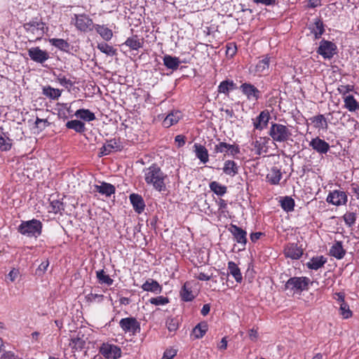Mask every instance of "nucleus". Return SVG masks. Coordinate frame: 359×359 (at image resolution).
Here are the masks:
<instances>
[{
	"instance_id": "nucleus-51",
	"label": "nucleus",
	"mask_w": 359,
	"mask_h": 359,
	"mask_svg": "<svg viewBox=\"0 0 359 359\" xmlns=\"http://www.w3.org/2000/svg\"><path fill=\"white\" fill-rule=\"evenodd\" d=\"M229 144L224 142H219L218 144H215L213 148V154H217L219 153H222L226 156L229 153L228 150Z\"/></svg>"
},
{
	"instance_id": "nucleus-60",
	"label": "nucleus",
	"mask_w": 359,
	"mask_h": 359,
	"mask_svg": "<svg viewBox=\"0 0 359 359\" xmlns=\"http://www.w3.org/2000/svg\"><path fill=\"white\" fill-rule=\"evenodd\" d=\"M51 206H52L53 212H54L55 213L59 212L60 210L63 209V208H62L63 204H62V203L60 202L59 201H54L51 202Z\"/></svg>"
},
{
	"instance_id": "nucleus-53",
	"label": "nucleus",
	"mask_w": 359,
	"mask_h": 359,
	"mask_svg": "<svg viewBox=\"0 0 359 359\" xmlns=\"http://www.w3.org/2000/svg\"><path fill=\"white\" fill-rule=\"evenodd\" d=\"M340 314L344 318L347 319L352 316V311L349 309V306L346 302L340 304Z\"/></svg>"
},
{
	"instance_id": "nucleus-24",
	"label": "nucleus",
	"mask_w": 359,
	"mask_h": 359,
	"mask_svg": "<svg viewBox=\"0 0 359 359\" xmlns=\"http://www.w3.org/2000/svg\"><path fill=\"white\" fill-rule=\"evenodd\" d=\"M95 190L100 194L109 197L115 193L116 188L114 185L109 183L102 182L100 185H95Z\"/></svg>"
},
{
	"instance_id": "nucleus-6",
	"label": "nucleus",
	"mask_w": 359,
	"mask_h": 359,
	"mask_svg": "<svg viewBox=\"0 0 359 359\" xmlns=\"http://www.w3.org/2000/svg\"><path fill=\"white\" fill-rule=\"evenodd\" d=\"M88 337L81 331L71 336L69 342V346L72 348V353L81 351L86 344Z\"/></svg>"
},
{
	"instance_id": "nucleus-19",
	"label": "nucleus",
	"mask_w": 359,
	"mask_h": 359,
	"mask_svg": "<svg viewBox=\"0 0 359 359\" xmlns=\"http://www.w3.org/2000/svg\"><path fill=\"white\" fill-rule=\"evenodd\" d=\"M330 255L337 259H342L346 255L341 241H336L330 249Z\"/></svg>"
},
{
	"instance_id": "nucleus-13",
	"label": "nucleus",
	"mask_w": 359,
	"mask_h": 359,
	"mask_svg": "<svg viewBox=\"0 0 359 359\" xmlns=\"http://www.w3.org/2000/svg\"><path fill=\"white\" fill-rule=\"evenodd\" d=\"M28 55L31 60L38 63H43L49 58L48 53L41 50L39 47L31 48L28 50Z\"/></svg>"
},
{
	"instance_id": "nucleus-5",
	"label": "nucleus",
	"mask_w": 359,
	"mask_h": 359,
	"mask_svg": "<svg viewBox=\"0 0 359 359\" xmlns=\"http://www.w3.org/2000/svg\"><path fill=\"white\" fill-rule=\"evenodd\" d=\"M119 326L125 333H129L133 336L141 330L140 322L134 317L122 318L119 322Z\"/></svg>"
},
{
	"instance_id": "nucleus-15",
	"label": "nucleus",
	"mask_w": 359,
	"mask_h": 359,
	"mask_svg": "<svg viewBox=\"0 0 359 359\" xmlns=\"http://www.w3.org/2000/svg\"><path fill=\"white\" fill-rule=\"evenodd\" d=\"M284 255L292 259H299L303 255V250L297 243H288L284 248Z\"/></svg>"
},
{
	"instance_id": "nucleus-8",
	"label": "nucleus",
	"mask_w": 359,
	"mask_h": 359,
	"mask_svg": "<svg viewBox=\"0 0 359 359\" xmlns=\"http://www.w3.org/2000/svg\"><path fill=\"white\" fill-rule=\"evenodd\" d=\"M337 46L326 40H322L317 50V53L322 55L325 59H331L336 53Z\"/></svg>"
},
{
	"instance_id": "nucleus-52",
	"label": "nucleus",
	"mask_w": 359,
	"mask_h": 359,
	"mask_svg": "<svg viewBox=\"0 0 359 359\" xmlns=\"http://www.w3.org/2000/svg\"><path fill=\"white\" fill-rule=\"evenodd\" d=\"M166 327L169 332H175L179 327V320L176 318H168L166 320Z\"/></svg>"
},
{
	"instance_id": "nucleus-50",
	"label": "nucleus",
	"mask_w": 359,
	"mask_h": 359,
	"mask_svg": "<svg viewBox=\"0 0 359 359\" xmlns=\"http://www.w3.org/2000/svg\"><path fill=\"white\" fill-rule=\"evenodd\" d=\"M97 48L107 55L113 56L116 54V49L106 43H101L97 45Z\"/></svg>"
},
{
	"instance_id": "nucleus-46",
	"label": "nucleus",
	"mask_w": 359,
	"mask_h": 359,
	"mask_svg": "<svg viewBox=\"0 0 359 359\" xmlns=\"http://www.w3.org/2000/svg\"><path fill=\"white\" fill-rule=\"evenodd\" d=\"M56 76V81L63 87L70 90L72 87L74 85V82L70 79L66 78V76L62 74H54Z\"/></svg>"
},
{
	"instance_id": "nucleus-26",
	"label": "nucleus",
	"mask_w": 359,
	"mask_h": 359,
	"mask_svg": "<svg viewBox=\"0 0 359 359\" xmlns=\"http://www.w3.org/2000/svg\"><path fill=\"white\" fill-rule=\"evenodd\" d=\"M282 178L280 170L277 167H273L266 175V180L271 184H278Z\"/></svg>"
},
{
	"instance_id": "nucleus-62",
	"label": "nucleus",
	"mask_w": 359,
	"mask_h": 359,
	"mask_svg": "<svg viewBox=\"0 0 359 359\" xmlns=\"http://www.w3.org/2000/svg\"><path fill=\"white\" fill-rule=\"evenodd\" d=\"M175 141L177 144L178 147H181L185 144V137L184 135H178L175 137Z\"/></svg>"
},
{
	"instance_id": "nucleus-36",
	"label": "nucleus",
	"mask_w": 359,
	"mask_h": 359,
	"mask_svg": "<svg viewBox=\"0 0 359 359\" xmlns=\"http://www.w3.org/2000/svg\"><path fill=\"white\" fill-rule=\"evenodd\" d=\"M74 115L85 121H94L96 117L93 112L90 111L89 109H80L76 111Z\"/></svg>"
},
{
	"instance_id": "nucleus-59",
	"label": "nucleus",
	"mask_w": 359,
	"mask_h": 359,
	"mask_svg": "<svg viewBox=\"0 0 359 359\" xmlns=\"http://www.w3.org/2000/svg\"><path fill=\"white\" fill-rule=\"evenodd\" d=\"M228 150H229L228 155H231L233 156H234L240 153L239 147L236 144H229Z\"/></svg>"
},
{
	"instance_id": "nucleus-21",
	"label": "nucleus",
	"mask_w": 359,
	"mask_h": 359,
	"mask_svg": "<svg viewBox=\"0 0 359 359\" xmlns=\"http://www.w3.org/2000/svg\"><path fill=\"white\" fill-rule=\"evenodd\" d=\"M144 291L151 292L156 294L161 293L162 286L155 280L149 278L142 285Z\"/></svg>"
},
{
	"instance_id": "nucleus-23",
	"label": "nucleus",
	"mask_w": 359,
	"mask_h": 359,
	"mask_svg": "<svg viewBox=\"0 0 359 359\" xmlns=\"http://www.w3.org/2000/svg\"><path fill=\"white\" fill-rule=\"evenodd\" d=\"M124 44L131 50H137L143 46L144 39L140 38L137 35H133L126 39Z\"/></svg>"
},
{
	"instance_id": "nucleus-4",
	"label": "nucleus",
	"mask_w": 359,
	"mask_h": 359,
	"mask_svg": "<svg viewBox=\"0 0 359 359\" xmlns=\"http://www.w3.org/2000/svg\"><path fill=\"white\" fill-rule=\"evenodd\" d=\"M310 280L307 277H292L288 279L285 285L286 290H290L293 293L302 292L308 290Z\"/></svg>"
},
{
	"instance_id": "nucleus-38",
	"label": "nucleus",
	"mask_w": 359,
	"mask_h": 359,
	"mask_svg": "<svg viewBox=\"0 0 359 359\" xmlns=\"http://www.w3.org/2000/svg\"><path fill=\"white\" fill-rule=\"evenodd\" d=\"M344 107L350 111H355L359 109V103L353 95L344 97Z\"/></svg>"
},
{
	"instance_id": "nucleus-48",
	"label": "nucleus",
	"mask_w": 359,
	"mask_h": 359,
	"mask_svg": "<svg viewBox=\"0 0 359 359\" xmlns=\"http://www.w3.org/2000/svg\"><path fill=\"white\" fill-rule=\"evenodd\" d=\"M358 210L359 212V208ZM357 214V210H355L354 212H348L344 215V221L348 226L351 227L355 223Z\"/></svg>"
},
{
	"instance_id": "nucleus-20",
	"label": "nucleus",
	"mask_w": 359,
	"mask_h": 359,
	"mask_svg": "<svg viewBox=\"0 0 359 359\" xmlns=\"http://www.w3.org/2000/svg\"><path fill=\"white\" fill-rule=\"evenodd\" d=\"M309 29L316 39H319L325 32L323 22L318 18L314 19L313 22L310 25Z\"/></svg>"
},
{
	"instance_id": "nucleus-35",
	"label": "nucleus",
	"mask_w": 359,
	"mask_h": 359,
	"mask_svg": "<svg viewBox=\"0 0 359 359\" xmlns=\"http://www.w3.org/2000/svg\"><path fill=\"white\" fill-rule=\"evenodd\" d=\"M12 146V140L7 134L4 132L3 128H0V149L1 151H8Z\"/></svg>"
},
{
	"instance_id": "nucleus-25",
	"label": "nucleus",
	"mask_w": 359,
	"mask_h": 359,
	"mask_svg": "<svg viewBox=\"0 0 359 359\" xmlns=\"http://www.w3.org/2000/svg\"><path fill=\"white\" fill-rule=\"evenodd\" d=\"M222 170L224 173L231 177H234L238 173L237 163L231 160H227L224 162Z\"/></svg>"
},
{
	"instance_id": "nucleus-31",
	"label": "nucleus",
	"mask_w": 359,
	"mask_h": 359,
	"mask_svg": "<svg viewBox=\"0 0 359 359\" xmlns=\"http://www.w3.org/2000/svg\"><path fill=\"white\" fill-rule=\"evenodd\" d=\"M163 64L168 69L176 70L180 66V61L177 57L165 55L163 57Z\"/></svg>"
},
{
	"instance_id": "nucleus-39",
	"label": "nucleus",
	"mask_w": 359,
	"mask_h": 359,
	"mask_svg": "<svg viewBox=\"0 0 359 359\" xmlns=\"http://www.w3.org/2000/svg\"><path fill=\"white\" fill-rule=\"evenodd\" d=\"M280 206L285 212H291L294 210V201L290 196H285L280 199Z\"/></svg>"
},
{
	"instance_id": "nucleus-47",
	"label": "nucleus",
	"mask_w": 359,
	"mask_h": 359,
	"mask_svg": "<svg viewBox=\"0 0 359 359\" xmlns=\"http://www.w3.org/2000/svg\"><path fill=\"white\" fill-rule=\"evenodd\" d=\"M266 137H259L252 142V145L254 147L255 149H256L257 154L260 155L262 153L263 149L266 147Z\"/></svg>"
},
{
	"instance_id": "nucleus-44",
	"label": "nucleus",
	"mask_w": 359,
	"mask_h": 359,
	"mask_svg": "<svg viewBox=\"0 0 359 359\" xmlns=\"http://www.w3.org/2000/svg\"><path fill=\"white\" fill-rule=\"evenodd\" d=\"M96 276L99 283L101 284L111 285L114 283L113 279L111 278L109 275H107L104 270L96 271Z\"/></svg>"
},
{
	"instance_id": "nucleus-16",
	"label": "nucleus",
	"mask_w": 359,
	"mask_h": 359,
	"mask_svg": "<svg viewBox=\"0 0 359 359\" xmlns=\"http://www.w3.org/2000/svg\"><path fill=\"white\" fill-rule=\"evenodd\" d=\"M121 148L122 147L118 140L116 139L110 140L100 149V156L108 155L113 150L120 151Z\"/></svg>"
},
{
	"instance_id": "nucleus-61",
	"label": "nucleus",
	"mask_w": 359,
	"mask_h": 359,
	"mask_svg": "<svg viewBox=\"0 0 359 359\" xmlns=\"http://www.w3.org/2000/svg\"><path fill=\"white\" fill-rule=\"evenodd\" d=\"M1 359H20L18 355H15L12 351H6L4 353Z\"/></svg>"
},
{
	"instance_id": "nucleus-7",
	"label": "nucleus",
	"mask_w": 359,
	"mask_h": 359,
	"mask_svg": "<svg viewBox=\"0 0 359 359\" xmlns=\"http://www.w3.org/2000/svg\"><path fill=\"white\" fill-rule=\"evenodd\" d=\"M100 353L107 359H117L121 355V350L118 346L108 343L102 344Z\"/></svg>"
},
{
	"instance_id": "nucleus-58",
	"label": "nucleus",
	"mask_w": 359,
	"mask_h": 359,
	"mask_svg": "<svg viewBox=\"0 0 359 359\" xmlns=\"http://www.w3.org/2000/svg\"><path fill=\"white\" fill-rule=\"evenodd\" d=\"M49 262L48 260L41 262V264L39 266L38 269H36V273L39 276L43 274L45 271L47 270Z\"/></svg>"
},
{
	"instance_id": "nucleus-11",
	"label": "nucleus",
	"mask_w": 359,
	"mask_h": 359,
	"mask_svg": "<svg viewBox=\"0 0 359 359\" xmlns=\"http://www.w3.org/2000/svg\"><path fill=\"white\" fill-rule=\"evenodd\" d=\"M24 28L27 32L37 34L40 36H42L45 32V24L37 19H33L29 22L25 23Z\"/></svg>"
},
{
	"instance_id": "nucleus-49",
	"label": "nucleus",
	"mask_w": 359,
	"mask_h": 359,
	"mask_svg": "<svg viewBox=\"0 0 359 359\" xmlns=\"http://www.w3.org/2000/svg\"><path fill=\"white\" fill-rule=\"evenodd\" d=\"M234 83L232 81L226 80L220 83L218 87V92L220 93H224L225 95H228L229 92L231 89H233L234 87Z\"/></svg>"
},
{
	"instance_id": "nucleus-30",
	"label": "nucleus",
	"mask_w": 359,
	"mask_h": 359,
	"mask_svg": "<svg viewBox=\"0 0 359 359\" xmlns=\"http://www.w3.org/2000/svg\"><path fill=\"white\" fill-rule=\"evenodd\" d=\"M228 270L229 273L235 278L237 283H241L242 282L243 276L241 270L235 262L232 261L229 262Z\"/></svg>"
},
{
	"instance_id": "nucleus-64",
	"label": "nucleus",
	"mask_w": 359,
	"mask_h": 359,
	"mask_svg": "<svg viewBox=\"0 0 359 359\" xmlns=\"http://www.w3.org/2000/svg\"><path fill=\"white\" fill-rule=\"evenodd\" d=\"M19 275V271L15 269H13L8 273V276L11 282L15 281L18 276Z\"/></svg>"
},
{
	"instance_id": "nucleus-27",
	"label": "nucleus",
	"mask_w": 359,
	"mask_h": 359,
	"mask_svg": "<svg viewBox=\"0 0 359 359\" xmlns=\"http://www.w3.org/2000/svg\"><path fill=\"white\" fill-rule=\"evenodd\" d=\"M194 151L196 157L203 163L208 161V149L200 144H195L194 145Z\"/></svg>"
},
{
	"instance_id": "nucleus-40",
	"label": "nucleus",
	"mask_w": 359,
	"mask_h": 359,
	"mask_svg": "<svg viewBox=\"0 0 359 359\" xmlns=\"http://www.w3.org/2000/svg\"><path fill=\"white\" fill-rule=\"evenodd\" d=\"M50 43L62 51H68L70 45L69 43L62 39H50Z\"/></svg>"
},
{
	"instance_id": "nucleus-56",
	"label": "nucleus",
	"mask_w": 359,
	"mask_h": 359,
	"mask_svg": "<svg viewBox=\"0 0 359 359\" xmlns=\"http://www.w3.org/2000/svg\"><path fill=\"white\" fill-rule=\"evenodd\" d=\"M177 354V350L168 348L165 351L162 359H172Z\"/></svg>"
},
{
	"instance_id": "nucleus-43",
	"label": "nucleus",
	"mask_w": 359,
	"mask_h": 359,
	"mask_svg": "<svg viewBox=\"0 0 359 359\" xmlns=\"http://www.w3.org/2000/svg\"><path fill=\"white\" fill-rule=\"evenodd\" d=\"M43 94L50 99L56 100L61 95V90L47 86L43 88Z\"/></svg>"
},
{
	"instance_id": "nucleus-12",
	"label": "nucleus",
	"mask_w": 359,
	"mask_h": 359,
	"mask_svg": "<svg viewBox=\"0 0 359 359\" xmlns=\"http://www.w3.org/2000/svg\"><path fill=\"white\" fill-rule=\"evenodd\" d=\"M242 93L247 97L248 100L257 101L260 97V91L252 84L244 83L240 86Z\"/></svg>"
},
{
	"instance_id": "nucleus-18",
	"label": "nucleus",
	"mask_w": 359,
	"mask_h": 359,
	"mask_svg": "<svg viewBox=\"0 0 359 359\" xmlns=\"http://www.w3.org/2000/svg\"><path fill=\"white\" fill-rule=\"evenodd\" d=\"M269 119L270 114L269 111L264 110L261 111L254 122L255 128L260 130L264 129L267 126Z\"/></svg>"
},
{
	"instance_id": "nucleus-34",
	"label": "nucleus",
	"mask_w": 359,
	"mask_h": 359,
	"mask_svg": "<svg viewBox=\"0 0 359 359\" xmlns=\"http://www.w3.org/2000/svg\"><path fill=\"white\" fill-rule=\"evenodd\" d=\"M66 127L72 129L79 133H83L86 130L85 123L79 120H72L66 123Z\"/></svg>"
},
{
	"instance_id": "nucleus-17",
	"label": "nucleus",
	"mask_w": 359,
	"mask_h": 359,
	"mask_svg": "<svg viewBox=\"0 0 359 359\" xmlns=\"http://www.w3.org/2000/svg\"><path fill=\"white\" fill-rule=\"evenodd\" d=\"M230 231L234 236L238 243L242 244L243 246L247 243V233L242 228L232 224L230 228Z\"/></svg>"
},
{
	"instance_id": "nucleus-22",
	"label": "nucleus",
	"mask_w": 359,
	"mask_h": 359,
	"mask_svg": "<svg viewBox=\"0 0 359 359\" xmlns=\"http://www.w3.org/2000/svg\"><path fill=\"white\" fill-rule=\"evenodd\" d=\"M130 201L134 210L137 213H141L144 210L145 204L141 196L136 194H132L130 196Z\"/></svg>"
},
{
	"instance_id": "nucleus-54",
	"label": "nucleus",
	"mask_w": 359,
	"mask_h": 359,
	"mask_svg": "<svg viewBox=\"0 0 359 359\" xmlns=\"http://www.w3.org/2000/svg\"><path fill=\"white\" fill-rule=\"evenodd\" d=\"M149 302L154 305L160 306L165 305L169 303V299L166 297L158 296L156 297L151 298Z\"/></svg>"
},
{
	"instance_id": "nucleus-3",
	"label": "nucleus",
	"mask_w": 359,
	"mask_h": 359,
	"mask_svg": "<svg viewBox=\"0 0 359 359\" xmlns=\"http://www.w3.org/2000/svg\"><path fill=\"white\" fill-rule=\"evenodd\" d=\"M268 134L273 142L279 143L287 142L292 136V132L287 126L273 122L271 123Z\"/></svg>"
},
{
	"instance_id": "nucleus-32",
	"label": "nucleus",
	"mask_w": 359,
	"mask_h": 359,
	"mask_svg": "<svg viewBox=\"0 0 359 359\" xmlns=\"http://www.w3.org/2000/svg\"><path fill=\"white\" fill-rule=\"evenodd\" d=\"M271 57L266 55L260 60L255 66V72L258 73H266L269 69Z\"/></svg>"
},
{
	"instance_id": "nucleus-10",
	"label": "nucleus",
	"mask_w": 359,
	"mask_h": 359,
	"mask_svg": "<svg viewBox=\"0 0 359 359\" xmlns=\"http://www.w3.org/2000/svg\"><path fill=\"white\" fill-rule=\"evenodd\" d=\"M74 20V25L79 30L86 32L92 29L93 20L88 15L86 14H75Z\"/></svg>"
},
{
	"instance_id": "nucleus-33",
	"label": "nucleus",
	"mask_w": 359,
	"mask_h": 359,
	"mask_svg": "<svg viewBox=\"0 0 359 359\" xmlns=\"http://www.w3.org/2000/svg\"><path fill=\"white\" fill-rule=\"evenodd\" d=\"M182 116L180 111H175L169 114L163 120V125L165 128H169L171 126L177 123Z\"/></svg>"
},
{
	"instance_id": "nucleus-14",
	"label": "nucleus",
	"mask_w": 359,
	"mask_h": 359,
	"mask_svg": "<svg viewBox=\"0 0 359 359\" xmlns=\"http://www.w3.org/2000/svg\"><path fill=\"white\" fill-rule=\"evenodd\" d=\"M309 147H311L313 150L318 152L320 154H325L330 150V144L325 142L324 140L320 139L319 137H316L313 138L309 144Z\"/></svg>"
},
{
	"instance_id": "nucleus-2",
	"label": "nucleus",
	"mask_w": 359,
	"mask_h": 359,
	"mask_svg": "<svg viewBox=\"0 0 359 359\" xmlns=\"http://www.w3.org/2000/svg\"><path fill=\"white\" fill-rule=\"evenodd\" d=\"M43 224L38 219H32L22 221L18 227V231L23 236L29 238H38L42 233Z\"/></svg>"
},
{
	"instance_id": "nucleus-29",
	"label": "nucleus",
	"mask_w": 359,
	"mask_h": 359,
	"mask_svg": "<svg viewBox=\"0 0 359 359\" xmlns=\"http://www.w3.org/2000/svg\"><path fill=\"white\" fill-rule=\"evenodd\" d=\"M180 297L184 302L192 301L195 296L189 283H185L180 290Z\"/></svg>"
},
{
	"instance_id": "nucleus-63",
	"label": "nucleus",
	"mask_w": 359,
	"mask_h": 359,
	"mask_svg": "<svg viewBox=\"0 0 359 359\" xmlns=\"http://www.w3.org/2000/svg\"><path fill=\"white\" fill-rule=\"evenodd\" d=\"M256 4H262L265 6H273L276 4V0H254Z\"/></svg>"
},
{
	"instance_id": "nucleus-42",
	"label": "nucleus",
	"mask_w": 359,
	"mask_h": 359,
	"mask_svg": "<svg viewBox=\"0 0 359 359\" xmlns=\"http://www.w3.org/2000/svg\"><path fill=\"white\" fill-rule=\"evenodd\" d=\"M210 189L212 191L218 196H223L226 193L227 188L224 185H222L216 181L210 183Z\"/></svg>"
},
{
	"instance_id": "nucleus-55",
	"label": "nucleus",
	"mask_w": 359,
	"mask_h": 359,
	"mask_svg": "<svg viewBox=\"0 0 359 359\" xmlns=\"http://www.w3.org/2000/svg\"><path fill=\"white\" fill-rule=\"evenodd\" d=\"M86 299L88 302L93 303V302H100L103 299V295L102 294H93L90 293L86 296Z\"/></svg>"
},
{
	"instance_id": "nucleus-9",
	"label": "nucleus",
	"mask_w": 359,
	"mask_h": 359,
	"mask_svg": "<svg viewBox=\"0 0 359 359\" xmlns=\"http://www.w3.org/2000/svg\"><path fill=\"white\" fill-rule=\"evenodd\" d=\"M348 196L345 191L341 190H334L330 191L326 198L328 203L336 206L345 205L347 203Z\"/></svg>"
},
{
	"instance_id": "nucleus-41",
	"label": "nucleus",
	"mask_w": 359,
	"mask_h": 359,
	"mask_svg": "<svg viewBox=\"0 0 359 359\" xmlns=\"http://www.w3.org/2000/svg\"><path fill=\"white\" fill-rule=\"evenodd\" d=\"M95 30L105 41L110 40L113 36L112 31L104 25H97Z\"/></svg>"
},
{
	"instance_id": "nucleus-37",
	"label": "nucleus",
	"mask_w": 359,
	"mask_h": 359,
	"mask_svg": "<svg viewBox=\"0 0 359 359\" xmlns=\"http://www.w3.org/2000/svg\"><path fill=\"white\" fill-rule=\"evenodd\" d=\"M310 120L314 124V127L316 128H322L323 130H327L328 128L327 121L323 114H318L313 116Z\"/></svg>"
},
{
	"instance_id": "nucleus-1",
	"label": "nucleus",
	"mask_w": 359,
	"mask_h": 359,
	"mask_svg": "<svg viewBox=\"0 0 359 359\" xmlns=\"http://www.w3.org/2000/svg\"><path fill=\"white\" fill-rule=\"evenodd\" d=\"M143 172L144 180L147 184L151 185L154 189L160 192L166 190L165 180L168 176L158 165L154 163L149 168H144Z\"/></svg>"
},
{
	"instance_id": "nucleus-57",
	"label": "nucleus",
	"mask_w": 359,
	"mask_h": 359,
	"mask_svg": "<svg viewBox=\"0 0 359 359\" xmlns=\"http://www.w3.org/2000/svg\"><path fill=\"white\" fill-rule=\"evenodd\" d=\"M353 90V86L351 85H341L338 87L337 90L339 93L343 95H346L348 93L352 91Z\"/></svg>"
},
{
	"instance_id": "nucleus-45",
	"label": "nucleus",
	"mask_w": 359,
	"mask_h": 359,
	"mask_svg": "<svg viewBox=\"0 0 359 359\" xmlns=\"http://www.w3.org/2000/svg\"><path fill=\"white\" fill-rule=\"evenodd\" d=\"M208 330V325L205 323H198L193 330V334L197 339L202 338Z\"/></svg>"
},
{
	"instance_id": "nucleus-28",
	"label": "nucleus",
	"mask_w": 359,
	"mask_h": 359,
	"mask_svg": "<svg viewBox=\"0 0 359 359\" xmlns=\"http://www.w3.org/2000/svg\"><path fill=\"white\" fill-rule=\"evenodd\" d=\"M327 262V259L323 256L314 257L306 263V266L313 270H318Z\"/></svg>"
}]
</instances>
